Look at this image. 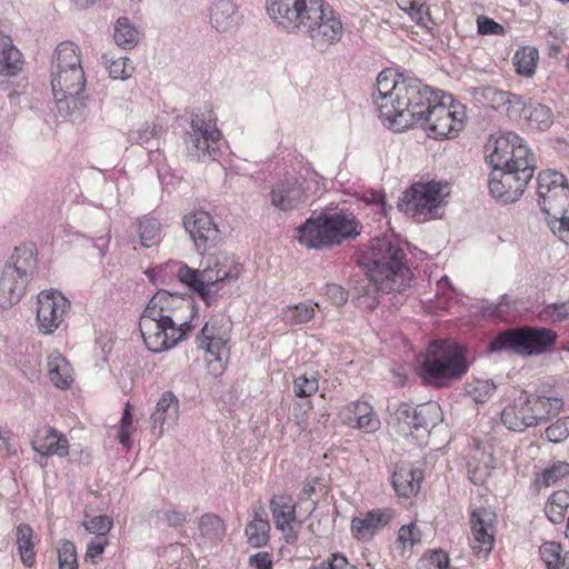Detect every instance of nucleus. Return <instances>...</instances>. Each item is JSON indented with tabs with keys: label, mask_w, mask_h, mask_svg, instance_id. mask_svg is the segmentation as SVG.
<instances>
[{
	"label": "nucleus",
	"mask_w": 569,
	"mask_h": 569,
	"mask_svg": "<svg viewBox=\"0 0 569 569\" xmlns=\"http://www.w3.org/2000/svg\"><path fill=\"white\" fill-rule=\"evenodd\" d=\"M538 57V50L535 48L525 47L518 49L513 56V64L517 73L525 77L533 76Z\"/></svg>",
	"instance_id": "nucleus-42"
},
{
	"label": "nucleus",
	"mask_w": 569,
	"mask_h": 569,
	"mask_svg": "<svg viewBox=\"0 0 569 569\" xmlns=\"http://www.w3.org/2000/svg\"><path fill=\"white\" fill-rule=\"evenodd\" d=\"M348 423H356V427L363 429L367 432L376 431L380 421L373 412V408L366 401H355L346 408Z\"/></svg>",
	"instance_id": "nucleus-32"
},
{
	"label": "nucleus",
	"mask_w": 569,
	"mask_h": 569,
	"mask_svg": "<svg viewBox=\"0 0 569 569\" xmlns=\"http://www.w3.org/2000/svg\"><path fill=\"white\" fill-rule=\"evenodd\" d=\"M138 233L141 246L151 248L160 241L161 224L158 219L146 216L139 220Z\"/></svg>",
	"instance_id": "nucleus-43"
},
{
	"label": "nucleus",
	"mask_w": 569,
	"mask_h": 569,
	"mask_svg": "<svg viewBox=\"0 0 569 569\" xmlns=\"http://www.w3.org/2000/svg\"><path fill=\"white\" fill-rule=\"evenodd\" d=\"M449 193L447 182L419 181L403 192L398 206L416 221H427L438 217L437 211Z\"/></svg>",
	"instance_id": "nucleus-10"
},
{
	"label": "nucleus",
	"mask_w": 569,
	"mask_h": 569,
	"mask_svg": "<svg viewBox=\"0 0 569 569\" xmlns=\"http://www.w3.org/2000/svg\"><path fill=\"white\" fill-rule=\"evenodd\" d=\"M495 513L486 508L476 509L470 517L473 536L472 549L487 557L495 543Z\"/></svg>",
	"instance_id": "nucleus-23"
},
{
	"label": "nucleus",
	"mask_w": 569,
	"mask_h": 569,
	"mask_svg": "<svg viewBox=\"0 0 569 569\" xmlns=\"http://www.w3.org/2000/svg\"><path fill=\"white\" fill-rule=\"evenodd\" d=\"M363 264L376 279L387 280L385 288L403 293L410 288L412 272L407 264L406 253L397 239L376 238L370 241L363 254Z\"/></svg>",
	"instance_id": "nucleus-4"
},
{
	"label": "nucleus",
	"mask_w": 569,
	"mask_h": 569,
	"mask_svg": "<svg viewBox=\"0 0 569 569\" xmlns=\"http://www.w3.org/2000/svg\"><path fill=\"white\" fill-rule=\"evenodd\" d=\"M319 0H267V11L272 20L288 32L299 33Z\"/></svg>",
	"instance_id": "nucleus-14"
},
{
	"label": "nucleus",
	"mask_w": 569,
	"mask_h": 569,
	"mask_svg": "<svg viewBox=\"0 0 569 569\" xmlns=\"http://www.w3.org/2000/svg\"><path fill=\"white\" fill-rule=\"evenodd\" d=\"M316 307H319V305L298 303L293 306H288L283 310V319L291 325L306 323L313 319Z\"/></svg>",
	"instance_id": "nucleus-49"
},
{
	"label": "nucleus",
	"mask_w": 569,
	"mask_h": 569,
	"mask_svg": "<svg viewBox=\"0 0 569 569\" xmlns=\"http://www.w3.org/2000/svg\"><path fill=\"white\" fill-rule=\"evenodd\" d=\"M306 34L311 47L319 52H327L332 46L340 42L345 33L340 14L325 0H319L307 16V20L299 29Z\"/></svg>",
	"instance_id": "nucleus-8"
},
{
	"label": "nucleus",
	"mask_w": 569,
	"mask_h": 569,
	"mask_svg": "<svg viewBox=\"0 0 569 569\" xmlns=\"http://www.w3.org/2000/svg\"><path fill=\"white\" fill-rule=\"evenodd\" d=\"M477 24L480 34H502L505 32L503 26L488 17H479Z\"/></svg>",
	"instance_id": "nucleus-62"
},
{
	"label": "nucleus",
	"mask_w": 569,
	"mask_h": 569,
	"mask_svg": "<svg viewBox=\"0 0 569 569\" xmlns=\"http://www.w3.org/2000/svg\"><path fill=\"white\" fill-rule=\"evenodd\" d=\"M449 556L442 550L425 553L418 561L417 569H448Z\"/></svg>",
	"instance_id": "nucleus-54"
},
{
	"label": "nucleus",
	"mask_w": 569,
	"mask_h": 569,
	"mask_svg": "<svg viewBox=\"0 0 569 569\" xmlns=\"http://www.w3.org/2000/svg\"><path fill=\"white\" fill-rule=\"evenodd\" d=\"M420 530L413 523L402 526L398 531V541L402 545L403 548L412 547L413 545L420 542Z\"/></svg>",
	"instance_id": "nucleus-60"
},
{
	"label": "nucleus",
	"mask_w": 569,
	"mask_h": 569,
	"mask_svg": "<svg viewBox=\"0 0 569 569\" xmlns=\"http://www.w3.org/2000/svg\"><path fill=\"white\" fill-rule=\"evenodd\" d=\"M422 481L421 470L410 465L398 466L392 475V486L395 491L405 498L416 495L420 490Z\"/></svg>",
	"instance_id": "nucleus-30"
},
{
	"label": "nucleus",
	"mask_w": 569,
	"mask_h": 569,
	"mask_svg": "<svg viewBox=\"0 0 569 569\" xmlns=\"http://www.w3.org/2000/svg\"><path fill=\"white\" fill-rule=\"evenodd\" d=\"M101 61L104 68L108 70L109 76L112 79L126 80L131 77L134 68L131 66L129 58L119 57L113 58L108 53L101 56Z\"/></svg>",
	"instance_id": "nucleus-45"
},
{
	"label": "nucleus",
	"mask_w": 569,
	"mask_h": 569,
	"mask_svg": "<svg viewBox=\"0 0 569 569\" xmlns=\"http://www.w3.org/2000/svg\"><path fill=\"white\" fill-rule=\"evenodd\" d=\"M51 88L61 117L67 118L84 107L86 77L82 68L51 71Z\"/></svg>",
	"instance_id": "nucleus-12"
},
{
	"label": "nucleus",
	"mask_w": 569,
	"mask_h": 569,
	"mask_svg": "<svg viewBox=\"0 0 569 569\" xmlns=\"http://www.w3.org/2000/svg\"><path fill=\"white\" fill-rule=\"evenodd\" d=\"M250 566H254L257 569H271L272 561L268 555V552H258L250 557L249 559Z\"/></svg>",
	"instance_id": "nucleus-64"
},
{
	"label": "nucleus",
	"mask_w": 569,
	"mask_h": 569,
	"mask_svg": "<svg viewBox=\"0 0 569 569\" xmlns=\"http://www.w3.org/2000/svg\"><path fill=\"white\" fill-rule=\"evenodd\" d=\"M538 203L553 234L569 246V186L556 170L542 171L537 178Z\"/></svg>",
	"instance_id": "nucleus-6"
},
{
	"label": "nucleus",
	"mask_w": 569,
	"mask_h": 569,
	"mask_svg": "<svg viewBox=\"0 0 569 569\" xmlns=\"http://www.w3.org/2000/svg\"><path fill=\"white\" fill-rule=\"evenodd\" d=\"M298 241L308 249H329L332 248V241L327 221V213H320L311 217L297 229Z\"/></svg>",
	"instance_id": "nucleus-22"
},
{
	"label": "nucleus",
	"mask_w": 569,
	"mask_h": 569,
	"mask_svg": "<svg viewBox=\"0 0 569 569\" xmlns=\"http://www.w3.org/2000/svg\"><path fill=\"white\" fill-rule=\"evenodd\" d=\"M386 280L376 279L375 274L368 272V277L360 282L356 290V303L359 308L365 310H372L379 305L380 293L397 292L391 288H385L383 283Z\"/></svg>",
	"instance_id": "nucleus-29"
},
{
	"label": "nucleus",
	"mask_w": 569,
	"mask_h": 569,
	"mask_svg": "<svg viewBox=\"0 0 569 569\" xmlns=\"http://www.w3.org/2000/svg\"><path fill=\"white\" fill-rule=\"evenodd\" d=\"M319 382L315 375H302L293 381V392L299 398L311 397L318 391Z\"/></svg>",
	"instance_id": "nucleus-55"
},
{
	"label": "nucleus",
	"mask_w": 569,
	"mask_h": 569,
	"mask_svg": "<svg viewBox=\"0 0 569 569\" xmlns=\"http://www.w3.org/2000/svg\"><path fill=\"white\" fill-rule=\"evenodd\" d=\"M557 335L547 328L523 327L509 329L495 337L490 352H510L521 356L540 355L556 342Z\"/></svg>",
	"instance_id": "nucleus-9"
},
{
	"label": "nucleus",
	"mask_w": 569,
	"mask_h": 569,
	"mask_svg": "<svg viewBox=\"0 0 569 569\" xmlns=\"http://www.w3.org/2000/svg\"><path fill=\"white\" fill-rule=\"evenodd\" d=\"M34 531L27 523H20L16 529V540L18 552L22 563L31 568L36 561L34 553Z\"/></svg>",
	"instance_id": "nucleus-37"
},
{
	"label": "nucleus",
	"mask_w": 569,
	"mask_h": 569,
	"mask_svg": "<svg viewBox=\"0 0 569 569\" xmlns=\"http://www.w3.org/2000/svg\"><path fill=\"white\" fill-rule=\"evenodd\" d=\"M22 68V56L7 36H0V74L14 76Z\"/></svg>",
	"instance_id": "nucleus-34"
},
{
	"label": "nucleus",
	"mask_w": 569,
	"mask_h": 569,
	"mask_svg": "<svg viewBox=\"0 0 569 569\" xmlns=\"http://www.w3.org/2000/svg\"><path fill=\"white\" fill-rule=\"evenodd\" d=\"M539 553L547 569H560L562 567V548L555 541H548L540 546Z\"/></svg>",
	"instance_id": "nucleus-50"
},
{
	"label": "nucleus",
	"mask_w": 569,
	"mask_h": 569,
	"mask_svg": "<svg viewBox=\"0 0 569 569\" xmlns=\"http://www.w3.org/2000/svg\"><path fill=\"white\" fill-rule=\"evenodd\" d=\"M325 295L336 306H342L348 300V292L339 284L329 283L325 287Z\"/></svg>",
	"instance_id": "nucleus-61"
},
{
	"label": "nucleus",
	"mask_w": 569,
	"mask_h": 569,
	"mask_svg": "<svg viewBox=\"0 0 569 569\" xmlns=\"http://www.w3.org/2000/svg\"><path fill=\"white\" fill-rule=\"evenodd\" d=\"M31 445L32 449L40 456V459H37V462L41 466L44 465V462H42V458L53 455L63 458L69 455V442L67 437L53 428H47L43 433H38Z\"/></svg>",
	"instance_id": "nucleus-26"
},
{
	"label": "nucleus",
	"mask_w": 569,
	"mask_h": 569,
	"mask_svg": "<svg viewBox=\"0 0 569 569\" xmlns=\"http://www.w3.org/2000/svg\"><path fill=\"white\" fill-rule=\"evenodd\" d=\"M329 233L332 246H339L346 240L355 239L360 233V224L353 214L335 212L327 213Z\"/></svg>",
	"instance_id": "nucleus-27"
},
{
	"label": "nucleus",
	"mask_w": 569,
	"mask_h": 569,
	"mask_svg": "<svg viewBox=\"0 0 569 569\" xmlns=\"http://www.w3.org/2000/svg\"><path fill=\"white\" fill-rule=\"evenodd\" d=\"M48 375L51 382L60 389H67L73 381L70 363L60 355L48 359Z\"/></svg>",
	"instance_id": "nucleus-38"
},
{
	"label": "nucleus",
	"mask_w": 569,
	"mask_h": 569,
	"mask_svg": "<svg viewBox=\"0 0 569 569\" xmlns=\"http://www.w3.org/2000/svg\"><path fill=\"white\" fill-rule=\"evenodd\" d=\"M567 475H569V463L566 461H555L538 476L537 482L550 487Z\"/></svg>",
	"instance_id": "nucleus-51"
},
{
	"label": "nucleus",
	"mask_w": 569,
	"mask_h": 569,
	"mask_svg": "<svg viewBox=\"0 0 569 569\" xmlns=\"http://www.w3.org/2000/svg\"><path fill=\"white\" fill-rule=\"evenodd\" d=\"M70 301L57 290H43L37 298L36 326L41 335H52L64 321Z\"/></svg>",
	"instance_id": "nucleus-13"
},
{
	"label": "nucleus",
	"mask_w": 569,
	"mask_h": 569,
	"mask_svg": "<svg viewBox=\"0 0 569 569\" xmlns=\"http://www.w3.org/2000/svg\"><path fill=\"white\" fill-rule=\"evenodd\" d=\"M132 431H133L132 415L130 411V403L127 402L123 415L120 420V427L118 430L119 442L122 446H124L126 448L130 447V443H131L130 436H131Z\"/></svg>",
	"instance_id": "nucleus-57"
},
{
	"label": "nucleus",
	"mask_w": 569,
	"mask_h": 569,
	"mask_svg": "<svg viewBox=\"0 0 569 569\" xmlns=\"http://www.w3.org/2000/svg\"><path fill=\"white\" fill-rule=\"evenodd\" d=\"M495 468V458L490 446L473 439L467 453L468 478L475 485H483Z\"/></svg>",
	"instance_id": "nucleus-21"
},
{
	"label": "nucleus",
	"mask_w": 569,
	"mask_h": 569,
	"mask_svg": "<svg viewBox=\"0 0 569 569\" xmlns=\"http://www.w3.org/2000/svg\"><path fill=\"white\" fill-rule=\"evenodd\" d=\"M216 121L211 111L192 113L184 138L189 156L197 160L216 159L222 137Z\"/></svg>",
	"instance_id": "nucleus-11"
},
{
	"label": "nucleus",
	"mask_w": 569,
	"mask_h": 569,
	"mask_svg": "<svg viewBox=\"0 0 569 569\" xmlns=\"http://www.w3.org/2000/svg\"><path fill=\"white\" fill-rule=\"evenodd\" d=\"M113 38L119 47L130 50L137 46L139 32L127 17H120L114 24Z\"/></svg>",
	"instance_id": "nucleus-41"
},
{
	"label": "nucleus",
	"mask_w": 569,
	"mask_h": 569,
	"mask_svg": "<svg viewBox=\"0 0 569 569\" xmlns=\"http://www.w3.org/2000/svg\"><path fill=\"white\" fill-rule=\"evenodd\" d=\"M113 521L108 516H96L84 523L90 533L104 537L112 528Z\"/></svg>",
	"instance_id": "nucleus-58"
},
{
	"label": "nucleus",
	"mask_w": 569,
	"mask_h": 569,
	"mask_svg": "<svg viewBox=\"0 0 569 569\" xmlns=\"http://www.w3.org/2000/svg\"><path fill=\"white\" fill-rule=\"evenodd\" d=\"M373 101L385 124L395 131L422 127L435 139L453 138L463 128L465 106L438 101V94L419 79L382 70L376 80Z\"/></svg>",
	"instance_id": "nucleus-1"
},
{
	"label": "nucleus",
	"mask_w": 569,
	"mask_h": 569,
	"mask_svg": "<svg viewBox=\"0 0 569 569\" xmlns=\"http://www.w3.org/2000/svg\"><path fill=\"white\" fill-rule=\"evenodd\" d=\"M486 159L492 168L488 187L490 194L502 203H512L531 180L536 159L513 132L490 136L485 144Z\"/></svg>",
	"instance_id": "nucleus-2"
},
{
	"label": "nucleus",
	"mask_w": 569,
	"mask_h": 569,
	"mask_svg": "<svg viewBox=\"0 0 569 569\" xmlns=\"http://www.w3.org/2000/svg\"><path fill=\"white\" fill-rule=\"evenodd\" d=\"M73 68H82L79 48L71 41H62L56 48L52 71L71 70Z\"/></svg>",
	"instance_id": "nucleus-36"
},
{
	"label": "nucleus",
	"mask_w": 569,
	"mask_h": 569,
	"mask_svg": "<svg viewBox=\"0 0 569 569\" xmlns=\"http://www.w3.org/2000/svg\"><path fill=\"white\" fill-rule=\"evenodd\" d=\"M217 267L220 282H231L239 278L241 267L234 263L226 253L210 256V266Z\"/></svg>",
	"instance_id": "nucleus-44"
},
{
	"label": "nucleus",
	"mask_w": 569,
	"mask_h": 569,
	"mask_svg": "<svg viewBox=\"0 0 569 569\" xmlns=\"http://www.w3.org/2000/svg\"><path fill=\"white\" fill-rule=\"evenodd\" d=\"M0 451H3L7 456H16L17 450L12 443V432L9 429L0 428Z\"/></svg>",
	"instance_id": "nucleus-63"
},
{
	"label": "nucleus",
	"mask_w": 569,
	"mask_h": 569,
	"mask_svg": "<svg viewBox=\"0 0 569 569\" xmlns=\"http://www.w3.org/2000/svg\"><path fill=\"white\" fill-rule=\"evenodd\" d=\"M308 200V194L301 181L296 176L284 177L272 184L270 202L279 211L289 212L299 209Z\"/></svg>",
	"instance_id": "nucleus-18"
},
{
	"label": "nucleus",
	"mask_w": 569,
	"mask_h": 569,
	"mask_svg": "<svg viewBox=\"0 0 569 569\" xmlns=\"http://www.w3.org/2000/svg\"><path fill=\"white\" fill-rule=\"evenodd\" d=\"M569 507V491H555L545 506V513L552 523H561L565 520Z\"/></svg>",
	"instance_id": "nucleus-40"
},
{
	"label": "nucleus",
	"mask_w": 569,
	"mask_h": 569,
	"mask_svg": "<svg viewBox=\"0 0 569 569\" xmlns=\"http://www.w3.org/2000/svg\"><path fill=\"white\" fill-rule=\"evenodd\" d=\"M36 271L33 244L16 247L0 276V308L9 309L22 299Z\"/></svg>",
	"instance_id": "nucleus-7"
},
{
	"label": "nucleus",
	"mask_w": 569,
	"mask_h": 569,
	"mask_svg": "<svg viewBox=\"0 0 569 569\" xmlns=\"http://www.w3.org/2000/svg\"><path fill=\"white\" fill-rule=\"evenodd\" d=\"M501 422L507 429L522 432L529 427L539 425L538 412L531 403V398L521 393L515 401L501 412Z\"/></svg>",
	"instance_id": "nucleus-20"
},
{
	"label": "nucleus",
	"mask_w": 569,
	"mask_h": 569,
	"mask_svg": "<svg viewBox=\"0 0 569 569\" xmlns=\"http://www.w3.org/2000/svg\"><path fill=\"white\" fill-rule=\"evenodd\" d=\"M179 417V400L170 392H164L156 405L154 411L151 413L152 428H159V436L166 428L176 425Z\"/></svg>",
	"instance_id": "nucleus-28"
},
{
	"label": "nucleus",
	"mask_w": 569,
	"mask_h": 569,
	"mask_svg": "<svg viewBox=\"0 0 569 569\" xmlns=\"http://www.w3.org/2000/svg\"><path fill=\"white\" fill-rule=\"evenodd\" d=\"M528 127L535 130H547L553 123V114L549 107L541 103H530L527 106L525 102V110L521 111V118Z\"/></svg>",
	"instance_id": "nucleus-35"
},
{
	"label": "nucleus",
	"mask_w": 569,
	"mask_h": 569,
	"mask_svg": "<svg viewBox=\"0 0 569 569\" xmlns=\"http://www.w3.org/2000/svg\"><path fill=\"white\" fill-rule=\"evenodd\" d=\"M531 403L538 412L539 423L546 421L549 416L559 413L563 407L562 399L557 397L531 398Z\"/></svg>",
	"instance_id": "nucleus-48"
},
{
	"label": "nucleus",
	"mask_w": 569,
	"mask_h": 569,
	"mask_svg": "<svg viewBox=\"0 0 569 569\" xmlns=\"http://www.w3.org/2000/svg\"><path fill=\"white\" fill-rule=\"evenodd\" d=\"M201 543L203 546H217L226 536L223 520L214 513H204L199 520Z\"/></svg>",
	"instance_id": "nucleus-33"
},
{
	"label": "nucleus",
	"mask_w": 569,
	"mask_h": 569,
	"mask_svg": "<svg viewBox=\"0 0 569 569\" xmlns=\"http://www.w3.org/2000/svg\"><path fill=\"white\" fill-rule=\"evenodd\" d=\"M270 523L268 520L250 521L244 529L250 546L254 548L263 547L269 541Z\"/></svg>",
	"instance_id": "nucleus-46"
},
{
	"label": "nucleus",
	"mask_w": 569,
	"mask_h": 569,
	"mask_svg": "<svg viewBox=\"0 0 569 569\" xmlns=\"http://www.w3.org/2000/svg\"><path fill=\"white\" fill-rule=\"evenodd\" d=\"M496 389L497 386L492 380L489 379H473L466 387L467 393L477 403L487 402L491 398Z\"/></svg>",
	"instance_id": "nucleus-47"
},
{
	"label": "nucleus",
	"mask_w": 569,
	"mask_h": 569,
	"mask_svg": "<svg viewBox=\"0 0 569 569\" xmlns=\"http://www.w3.org/2000/svg\"><path fill=\"white\" fill-rule=\"evenodd\" d=\"M168 267L176 268L179 281L196 291L204 301L211 298V288L220 283L217 267L210 266V257L206 260L202 271L178 262H171Z\"/></svg>",
	"instance_id": "nucleus-17"
},
{
	"label": "nucleus",
	"mask_w": 569,
	"mask_h": 569,
	"mask_svg": "<svg viewBox=\"0 0 569 569\" xmlns=\"http://www.w3.org/2000/svg\"><path fill=\"white\" fill-rule=\"evenodd\" d=\"M547 441L552 443L563 442L569 437V417H562L549 425L543 433Z\"/></svg>",
	"instance_id": "nucleus-52"
},
{
	"label": "nucleus",
	"mask_w": 569,
	"mask_h": 569,
	"mask_svg": "<svg viewBox=\"0 0 569 569\" xmlns=\"http://www.w3.org/2000/svg\"><path fill=\"white\" fill-rule=\"evenodd\" d=\"M194 307L190 298L167 290L157 291L146 306L139 330L148 350L173 348L192 329Z\"/></svg>",
	"instance_id": "nucleus-3"
},
{
	"label": "nucleus",
	"mask_w": 569,
	"mask_h": 569,
	"mask_svg": "<svg viewBox=\"0 0 569 569\" xmlns=\"http://www.w3.org/2000/svg\"><path fill=\"white\" fill-rule=\"evenodd\" d=\"M270 509L276 527L293 523L297 520L296 506L289 496H273L270 500Z\"/></svg>",
	"instance_id": "nucleus-39"
},
{
	"label": "nucleus",
	"mask_w": 569,
	"mask_h": 569,
	"mask_svg": "<svg viewBox=\"0 0 569 569\" xmlns=\"http://www.w3.org/2000/svg\"><path fill=\"white\" fill-rule=\"evenodd\" d=\"M538 318L542 322L556 323L567 320L569 318V302L560 305H548L543 307Z\"/></svg>",
	"instance_id": "nucleus-53"
},
{
	"label": "nucleus",
	"mask_w": 569,
	"mask_h": 569,
	"mask_svg": "<svg viewBox=\"0 0 569 569\" xmlns=\"http://www.w3.org/2000/svg\"><path fill=\"white\" fill-rule=\"evenodd\" d=\"M475 97L479 102L505 113L512 120L521 118V111L525 110L523 97L509 91H502L496 87L487 86L477 88Z\"/></svg>",
	"instance_id": "nucleus-19"
},
{
	"label": "nucleus",
	"mask_w": 569,
	"mask_h": 569,
	"mask_svg": "<svg viewBox=\"0 0 569 569\" xmlns=\"http://www.w3.org/2000/svg\"><path fill=\"white\" fill-rule=\"evenodd\" d=\"M228 340L227 332L222 331L221 328L217 326L216 321L206 322L197 337L199 347L211 356V358L208 359L209 365L217 362L220 363V368H223L222 362L227 358Z\"/></svg>",
	"instance_id": "nucleus-24"
},
{
	"label": "nucleus",
	"mask_w": 569,
	"mask_h": 569,
	"mask_svg": "<svg viewBox=\"0 0 569 569\" xmlns=\"http://www.w3.org/2000/svg\"><path fill=\"white\" fill-rule=\"evenodd\" d=\"M406 10L417 24H427V21L429 20V9L426 6V0H411Z\"/></svg>",
	"instance_id": "nucleus-59"
},
{
	"label": "nucleus",
	"mask_w": 569,
	"mask_h": 569,
	"mask_svg": "<svg viewBox=\"0 0 569 569\" xmlns=\"http://www.w3.org/2000/svg\"><path fill=\"white\" fill-rule=\"evenodd\" d=\"M59 569H78L76 546L71 541H62L58 548Z\"/></svg>",
	"instance_id": "nucleus-56"
},
{
	"label": "nucleus",
	"mask_w": 569,
	"mask_h": 569,
	"mask_svg": "<svg viewBox=\"0 0 569 569\" xmlns=\"http://www.w3.org/2000/svg\"><path fill=\"white\" fill-rule=\"evenodd\" d=\"M393 517L391 509H375L368 511L363 518H353L350 523L352 536L357 540L369 541L385 528Z\"/></svg>",
	"instance_id": "nucleus-25"
},
{
	"label": "nucleus",
	"mask_w": 569,
	"mask_h": 569,
	"mask_svg": "<svg viewBox=\"0 0 569 569\" xmlns=\"http://www.w3.org/2000/svg\"><path fill=\"white\" fill-rule=\"evenodd\" d=\"M395 417L407 428L402 431L429 432L442 420V410L437 402H427L417 407L402 403L397 408Z\"/></svg>",
	"instance_id": "nucleus-15"
},
{
	"label": "nucleus",
	"mask_w": 569,
	"mask_h": 569,
	"mask_svg": "<svg viewBox=\"0 0 569 569\" xmlns=\"http://www.w3.org/2000/svg\"><path fill=\"white\" fill-rule=\"evenodd\" d=\"M209 23L217 32H229L237 27V7L229 0H219L209 9Z\"/></svg>",
	"instance_id": "nucleus-31"
},
{
	"label": "nucleus",
	"mask_w": 569,
	"mask_h": 569,
	"mask_svg": "<svg viewBox=\"0 0 569 569\" xmlns=\"http://www.w3.org/2000/svg\"><path fill=\"white\" fill-rule=\"evenodd\" d=\"M467 348L453 340L433 341L419 366V376L437 388L459 380L469 369Z\"/></svg>",
	"instance_id": "nucleus-5"
},
{
	"label": "nucleus",
	"mask_w": 569,
	"mask_h": 569,
	"mask_svg": "<svg viewBox=\"0 0 569 569\" xmlns=\"http://www.w3.org/2000/svg\"><path fill=\"white\" fill-rule=\"evenodd\" d=\"M184 229L198 252L214 248L222 240V232L213 218L206 211H196L184 217Z\"/></svg>",
	"instance_id": "nucleus-16"
}]
</instances>
